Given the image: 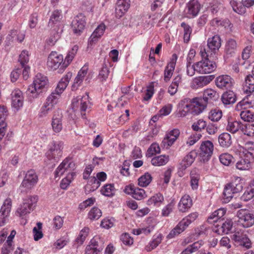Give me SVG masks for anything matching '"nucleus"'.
I'll return each mask as SVG.
<instances>
[{
    "instance_id": "obj_20",
    "label": "nucleus",
    "mask_w": 254,
    "mask_h": 254,
    "mask_svg": "<svg viewBox=\"0 0 254 254\" xmlns=\"http://www.w3.org/2000/svg\"><path fill=\"white\" fill-rule=\"evenodd\" d=\"M11 97L12 107L18 111L23 105V93L19 89H16L11 92Z\"/></svg>"
},
{
    "instance_id": "obj_34",
    "label": "nucleus",
    "mask_w": 254,
    "mask_h": 254,
    "mask_svg": "<svg viewBox=\"0 0 254 254\" xmlns=\"http://www.w3.org/2000/svg\"><path fill=\"white\" fill-rule=\"evenodd\" d=\"M163 235L161 233L155 234L153 235L152 240L145 247V249L147 252H151L155 249L162 242Z\"/></svg>"
},
{
    "instance_id": "obj_60",
    "label": "nucleus",
    "mask_w": 254,
    "mask_h": 254,
    "mask_svg": "<svg viewBox=\"0 0 254 254\" xmlns=\"http://www.w3.org/2000/svg\"><path fill=\"white\" fill-rule=\"evenodd\" d=\"M240 116L241 119L248 122L254 121V113L249 110L242 111L241 112Z\"/></svg>"
},
{
    "instance_id": "obj_44",
    "label": "nucleus",
    "mask_w": 254,
    "mask_h": 254,
    "mask_svg": "<svg viewBox=\"0 0 254 254\" xmlns=\"http://www.w3.org/2000/svg\"><path fill=\"white\" fill-rule=\"evenodd\" d=\"M200 175L196 170H192L190 173V185L193 190L198 189Z\"/></svg>"
},
{
    "instance_id": "obj_2",
    "label": "nucleus",
    "mask_w": 254,
    "mask_h": 254,
    "mask_svg": "<svg viewBox=\"0 0 254 254\" xmlns=\"http://www.w3.org/2000/svg\"><path fill=\"white\" fill-rule=\"evenodd\" d=\"M205 108L200 98L192 99L185 98L182 100L178 104L177 115L179 117H184L189 113L194 115L202 113Z\"/></svg>"
},
{
    "instance_id": "obj_11",
    "label": "nucleus",
    "mask_w": 254,
    "mask_h": 254,
    "mask_svg": "<svg viewBox=\"0 0 254 254\" xmlns=\"http://www.w3.org/2000/svg\"><path fill=\"white\" fill-rule=\"evenodd\" d=\"M38 180V176L34 170L27 171L19 186L21 192L27 193L30 191L36 186Z\"/></svg>"
},
{
    "instance_id": "obj_7",
    "label": "nucleus",
    "mask_w": 254,
    "mask_h": 254,
    "mask_svg": "<svg viewBox=\"0 0 254 254\" xmlns=\"http://www.w3.org/2000/svg\"><path fill=\"white\" fill-rule=\"evenodd\" d=\"M64 149V143L61 141H53L48 145V149L45 153L46 160L51 163L59 161L62 156Z\"/></svg>"
},
{
    "instance_id": "obj_23",
    "label": "nucleus",
    "mask_w": 254,
    "mask_h": 254,
    "mask_svg": "<svg viewBox=\"0 0 254 254\" xmlns=\"http://www.w3.org/2000/svg\"><path fill=\"white\" fill-rule=\"evenodd\" d=\"M212 75L200 76L195 77L191 82V87L193 89L202 88L208 84L213 79Z\"/></svg>"
},
{
    "instance_id": "obj_10",
    "label": "nucleus",
    "mask_w": 254,
    "mask_h": 254,
    "mask_svg": "<svg viewBox=\"0 0 254 254\" xmlns=\"http://www.w3.org/2000/svg\"><path fill=\"white\" fill-rule=\"evenodd\" d=\"M65 62L64 60L63 56L56 52L52 51L48 57L47 65L49 70L58 69L59 72H63L68 66H65Z\"/></svg>"
},
{
    "instance_id": "obj_24",
    "label": "nucleus",
    "mask_w": 254,
    "mask_h": 254,
    "mask_svg": "<svg viewBox=\"0 0 254 254\" xmlns=\"http://www.w3.org/2000/svg\"><path fill=\"white\" fill-rule=\"evenodd\" d=\"M238 46L236 41L232 38H229L226 40L224 53L225 56L227 58L232 57L235 56L238 50Z\"/></svg>"
},
{
    "instance_id": "obj_31",
    "label": "nucleus",
    "mask_w": 254,
    "mask_h": 254,
    "mask_svg": "<svg viewBox=\"0 0 254 254\" xmlns=\"http://www.w3.org/2000/svg\"><path fill=\"white\" fill-rule=\"evenodd\" d=\"M88 70V65H84L78 71L72 85V90H75L81 84Z\"/></svg>"
},
{
    "instance_id": "obj_32",
    "label": "nucleus",
    "mask_w": 254,
    "mask_h": 254,
    "mask_svg": "<svg viewBox=\"0 0 254 254\" xmlns=\"http://www.w3.org/2000/svg\"><path fill=\"white\" fill-rule=\"evenodd\" d=\"M165 0H152L150 5V9L152 12L156 11L154 14H152L153 19L154 20L161 17L162 14V12H157V11L160 9L162 11V9H161V8ZM150 17H151V15L150 16Z\"/></svg>"
},
{
    "instance_id": "obj_35",
    "label": "nucleus",
    "mask_w": 254,
    "mask_h": 254,
    "mask_svg": "<svg viewBox=\"0 0 254 254\" xmlns=\"http://www.w3.org/2000/svg\"><path fill=\"white\" fill-rule=\"evenodd\" d=\"M51 125L55 133L60 132L63 129L62 115L55 114L52 118Z\"/></svg>"
},
{
    "instance_id": "obj_57",
    "label": "nucleus",
    "mask_w": 254,
    "mask_h": 254,
    "mask_svg": "<svg viewBox=\"0 0 254 254\" xmlns=\"http://www.w3.org/2000/svg\"><path fill=\"white\" fill-rule=\"evenodd\" d=\"M222 116L221 110L218 109L211 110L208 115V118L213 122H217L220 120Z\"/></svg>"
},
{
    "instance_id": "obj_22",
    "label": "nucleus",
    "mask_w": 254,
    "mask_h": 254,
    "mask_svg": "<svg viewBox=\"0 0 254 254\" xmlns=\"http://www.w3.org/2000/svg\"><path fill=\"white\" fill-rule=\"evenodd\" d=\"M192 205V198L189 194H186L181 198L178 204V209L179 212L185 213L189 211Z\"/></svg>"
},
{
    "instance_id": "obj_29",
    "label": "nucleus",
    "mask_w": 254,
    "mask_h": 254,
    "mask_svg": "<svg viewBox=\"0 0 254 254\" xmlns=\"http://www.w3.org/2000/svg\"><path fill=\"white\" fill-rule=\"evenodd\" d=\"M233 222L231 220H227L222 225H217L213 229V231L218 235L228 234L232 228Z\"/></svg>"
},
{
    "instance_id": "obj_55",
    "label": "nucleus",
    "mask_w": 254,
    "mask_h": 254,
    "mask_svg": "<svg viewBox=\"0 0 254 254\" xmlns=\"http://www.w3.org/2000/svg\"><path fill=\"white\" fill-rule=\"evenodd\" d=\"M181 26L184 29V42L188 43L190 40V34L192 32V28L189 25L184 22L181 23Z\"/></svg>"
},
{
    "instance_id": "obj_27",
    "label": "nucleus",
    "mask_w": 254,
    "mask_h": 254,
    "mask_svg": "<svg viewBox=\"0 0 254 254\" xmlns=\"http://www.w3.org/2000/svg\"><path fill=\"white\" fill-rule=\"evenodd\" d=\"M130 7V0H118L116 8V16L120 18Z\"/></svg>"
},
{
    "instance_id": "obj_9",
    "label": "nucleus",
    "mask_w": 254,
    "mask_h": 254,
    "mask_svg": "<svg viewBox=\"0 0 254 254\" xmlns=\"http://www.w3.org/2000/svg\"><path fill=\"white\" fill-rule=\"evenodd\" d=\"M91 104L88 94L86 93L82 96H78L73 98L71 102V108L74 111L80 112L83 119H86V113L91 108Z\"/></svg>"
},
{
    "instance_id": "obj_48",
    "label": "nucleus",
    "mask_w": 254,
    "mask_h": 254,
    "mask_svg": "<svg viewBox=\"0 0 254 254\" xmlns=\"http://www.w3.org/2000/svg\"><path fill=\"white\" fill-rule=\"evenodd\" d=\"M152 177L148 172L140 176L138 179V185L141 187H147L151 182Z\"/></svg>"
},
{
    "instance_id": "obj_17",
    "label": "nucleus",
    "mask_w": 254,
    "mask_h": 254,
    "mask_svg": "<svg viewBox=\"0 0 254 254\" xmlns=\"http://www.w3.org/2000/svg\"><path fill=\"white\" fill-rule=\"evenodd\" d=\"M221 46V39L218 35H214L212 37L209 38L207 40L208 49L206 51H209V55L214 57Z\"/></svg>"
},
{
    "instance_id": "obj_61",
    "label": "nucleus",
    "mask_w": 254,
    "mask_h": 254,
    "mask_svg": "<svg viewBox=\"0 0 254 254\" xmlns=\"http://www.w3.org/2000/svg\"><path fill=\"white\" fill-rule=\"evenodd\" d=\"M206 127V122L202 119H199L193 123L191 126L192 129L196 131H201Z\"/></svg>"
},
{
    "instance_id": "obj_46",
    "label": "nucleus",
    "mask_w": 254,
    "mask_h": 254,
    "mask_svg": "<svg viewBox=\"0 0 254 254\" xmlns=\"http://www.w3.org/2000/svg\"><path fill=\"white\" fill-rule=\"evenodd\" d=\"M252 161L249 158L243 156L240 160H239L236 164L237 169L240 170H248L251 167V163Z\"/></svg>"
},
{
    "instance_id": "obj_42",
    "label": "nucleus",
    "mask_w": 254,
    "mask_h": 254,
    "mask_svg": "<svg viewBox=\"0 0 254 254\" xmlns=\"http://www.w3.org/2000/svg\"><path fill=\"white\" fill-rule=\"evenodd\" d=\"M243 153L244 156L249 158L252 162L254 161V142L247 143L244 148Z\"/></svg>"
},
{
    "instance_id": "obj_3",
    "label": "nucleus",
    "mask_w": 254,
    "mask_h": 254,
    "mask_svg": "<svg viewBox=\"0 0 254 254\" xmlns=\"http://www.w3.org/2000/svg\"><path fill=\"white\" fill-rule=\"evenodd\" d=\"M200 55L202 59L196 62V72L200 74H207L214 71L216 68V64L209 59L212 56L209 55V51H206L205 46L200 47Z\"/></svg>"
},
{
    "instance_id": "obj_36",
    "label": "nucleus",
    "mask_w": 254,
    "mask_h": 254,
    "mask_svg": "<svg viewBox=\"0 0 254 254\" xmlns=\"http://www.w3.org/2000/svg\"><path fill=\"white\" fill-rule=\"evenodd\" d=\"M233 239L236 242H239L241 245H243L248 249L251 247V241L250 239L246 237V235L240 233L239 232H236L233 235Z\"/></svg>"
},
{
    "instance_id": "obj_21",
    "label": "nucleus",
    "mask_w": 254,
    "mask_h": 254,
    "mask_svg": "<svg viewBox=\"0 0 254 254\" xmlns=\"http://www.w3.org/2000/svg\"><path fill=\"white\" fill-rule=\"evenodd\" d=\"M180 133V132L178 129H174L167 133L162 141V146L166 149L169 148L174 144Z\"/></svg>"
},
{
    "instance_id": "obj_15",
    "label": "nucleus",
    "mask_w": 254,
    "mask_h": 254,
    "mask_svg": "<svg viewBox=\"0 0 254 254\" xmlns=\"http://www.w3.org/2000/svg\"><path fill=\"white\" fill-rule=\"evenodd\" d=\"M214 146L209 140L203 141L200 146L199 155L201 160L205 162L208 161L212 155Z\"/></svg>"
},
{
    "instance_id": "obj_52",
    "label": "nucleus",
    "mask_w": 254,
    "mask_h": 254,
    "mask_svg": "<svg viewBox=\"0 0 254 254\" xmlns=\"http://www.w3.org/2000/svg\"><path fill=\"white\" fill-rule=\"evenodd\" d=\"M12 201L10 198L6 199L1 207L0 213L8 217L11 211Z\"/></svg>"
},
{
    "instance_id": "obj_53",
    "label": "nucleus",
    "mask_w": 254,
    "mask_h": 254,
    "mask_svg": "<svg viewBox=\"0 0 254 254\" xmlns=\"http://www.w3.org/2000/svg\"><path fill=\"white\" fill-rule=\"evenodd\" d=\"M78 50V46L75 45H74L72 49L68 51L64 59L65 62V66H68V65L72 62L75 56L76 55Z\"/></svg>"
},
{
    "instance_id": "obj_59",
    "label": "nucleus",
    "mask_w": 254,
    "mask_h": 254,
    "mask_svg": "<svg viewBox=\"0 0 254 254\" xmlns=\"http://www.w3.org/2000/svg\"><path fill=\"white\" fill-rule=\"evenodd\" d=\"M102 216L101 210L96 207L91 208L88 214L89 219L91 220H97Z\"/></svg>"
},
{
    "instance_id": "obj_8",
    "label": "nucleus",
    "mask_w": 254,
    "mask_h": 254,
    "mask_svg": "<svg viewBox=\"0 0 254 254\" xmlns=\"http://www.w3.org/2000/svg\"><path fill=\"white\" fill-rule=\"evenodd\" d=\"M198 213L196 212H192L184 217L176 226L173 229L167 236V238L172 239L179 235L198 217Z\"/></svg>"
},
{
    "instance_id": "obj_51",
    "label": "nucleus",
    "mask_w": 254,
    "mask_h": 254,
    "mask_svg": "<svg viewBox=\"0 0 254 254\" xmlns=\"http://www.w3.org/2000/svg\"><path fill=\"white\" fill-rule=\"evenodd\" d=\"M176 204L174 198L170 200V202L165 206L161 211V215L164 217H168L173 212Z\"/></svg>"
},
{
    "instance_id": "obj_4",
    "label": "nucleus",
    "mask_w": 254,
    "mask_h": 254,
    "mask_svg": "<svg viewBox=\"0 0 254 254\" xmlns=\"http://www.w3.org/2000/svg\"><path fill=\"white\" fill-rule=\"evenodd\" d=\"M37 195L30 196L23 200L15 211V215L21 219V223L25 225L27 223L28 214L33 210L37 202Z\"/></svg>"
},
{
    "instance_id": "obj_25",
    "label": "nucleus",
    "mask_w": 254,
    "mask_h": 254,
    "mask_svg": "<svg viewBox=\"0 0 254 254\" xmlns=\"http://www.w3.org/2000/svg\"><path fill=\"white\" fill-rule=\"evenodd\" d=\"M232 78L228 75L218 76L215 80V84L220 89L230 88L232 86Z\"/></svg>"
},
{
    "instance_id": "obj_58",
    "label": "nucleus",
    "mask_w": 254,
    "mask_h": 254,
    "mask_svg": "<svg viewBox=\"0 0 254 254\" xmlns=\"http://www.w3.org/2000/svg\"><path fill=\"white\" fill-rule=\"evenodd\" d=\"M242 131L245 135L250 137L254 136V124H243Z\"/></svg>"
},
{
    "instance_id": "obj_63",
    "label": "nucleus",
    "mask_w": 254,
    "mask_h": 254,
    "mask_svg": "<svg viewBox=\"0 0 254 254\" xmlns=\"http://www.w3.org/2000/svg\"><path fill=\"white\" fill-rule=\"evenodd\" d=\"M59 38V35L56 31L51 33L50 36L46 40V44L48 46H54Z\"/></svg>"
},
{
    "instance_id": "obj_19",
    "label": "nucleus",
    "mask_w": 254,
    "mask_h": 254,
    "mask_svg": "<svg viewBox=\"0 0 254 254\" xmlns=\"http://www.w3.org/2000/svg\"><path fill=\"white\" fill-rule=\"evenodd\" d=\"M177 59V55L176 54H173L169 62L165 66L164 70V80L165 82H168L170 80L175 70Z\"/></svg>"
},
{
    "instance_id": "obj_43",
    "label": "nucleus",
    "mask_w": 254,
    "mask_h": 254,
    "mask_svg": "<svg viewBox=\"0 0 254 254\" xmlns=\"http://www.w3.org/2000/svg\"><path fill=\"white\" fill-rule=\"evenodd\" d=\"M218 141L220 146L223 147H228L232 143L231 135L227 132L221 133L219 136Z\"/></svg>"
},
{
    "instance_id": "obj_1",
    "label": "nucleus",
    "mask_w": 254,
    "mask_h": 254,
    "mask_svg": "<svg viewBox=\"0 0 254 254\" xmlns=\"http://www.w3.org/2000/svg\"><path fill=\"white\" fill-rule=\"evenodd\" d=\"M72 77V73L68 72L59 82L56 88L46 98L45 102L41 108L39 112L40 118L46 117L54 109L58 103L62 93L67 87Z\"/></svg>"
},
{
    "instance_id": "obj_26",
    "label": "nucleus",
    "mask_w": 254,
    "mask_h": 254,
    "mask_svg": "<svg viewBox=\"0 0 254 254\" xmlns=\"http://www.w3.org/2000/svg\"><path fill=\"white\" fill-rule=\"evenodd\" d=\"M254 106V94H250L246 96L236 106V110H247Z\"/></svg>"
},
{
    "instance_id": "obj_62",
    "label": "nucleus",
    "mask_w": 254,
    "mask_h": 254,
    "mask_svg": "<svg viewBox=\"0 0 254 254\" xmlns=\"http://www.w3.org/2000/svg\"><path fill=\"white\" fill-rule=\"evenodd\" d=\"M219 160L222 164L229 166L233 162V157L228 153H223L219 156Z\"/></svg>"
},
{
    "instance_id": "obj_5",
    "label": "nucleus",
    "mask_w": 254,
    "mask_h": 254,
    "mask_svg": "<svg viewBox=\"0 0 254 254\" xmlns=\"http://www.w3.org/2000/svg\"><path fill=\"white\" fill-rule=\"evenodd\" d=\"M243 188V179L237 176L232 178L231 181L225 185L223 193L225 202H228L235 193L241 191Z\"/></svg>"
},
{
    "instance_id": "obj_40",
    "label": "nucleus",
    "mask_w": 254,
    "mask_h": 254,
    "mask_svg": "<svg viewBox=\"0 0 254 254\" xmlns=\"http://www.w3.org/2000/svg\"><path fill=\"white\" fill-rule=\"evenodd\" d=\"M196 157V153L195 151H191L182 160L181 165L182 169H186L190 166L193 162L195 157Z\"/></svg>"
},
{
    "instance_id": "obj_45",
    "label": "nucleus",
    "mask_w": 254,
    "mask_h": 254,
    "mask_svg": "<svg viewBox=\"0 0 254 254\" xmlns=\"http://www.w3.org/2000/svg\"><path fill=\"white\" fill-rule=\"evenodd\" d=\"M254 196V180L250 184V187L247 188L244 194L241 197L242 200L248 201Z\"/></svg>"
},
{
    "instance_id": "obj_49",
    "label": "nucleus",
    "mask_w": 254,
    "mask_h": 254,
    "mask_svg": "<svg viewBox=\"0 0 254 254\" xmlns=\"http://www.w3.org/2000/svg\"><path fill=\"white\" fill-rule=\"evenodd\" d=\"M115 190L114 184H106L101 188V193L105 196L111 197L115 194Z\"/></svg>"
},
{
    "instance_id": "obj_50",
    "label": "nucleus",
    "mask_w": 254,
    "mask_h": 254,
    "mask_svg": "<svg viewBox=\"0 0 254 254\" xmlns=\"http://www.w3.org/2000/svg\"><path fill=\"white\" fill-rule=\"evenodd\" d=\"M230 3L233 10L236 13L239 14H243L246 12V8L243 3L234 0H231Z\"/></svg>"
},
{
    "instance_id": "obj_47",
    "label": "nucleus",
    "mask_w": 254,
    "mask_h": 254,
    "mask_svg": "<svg viewBox=\"0 0 254 254\" xmlns=\"http://www.w3.org/2000/svg\"><path fill=\"white\" fill-rule=\"evenodd\" d=\"M243 124L238 121H229L226 127V130L232 133H235L240 129L242 131Z\"/></svg>"
},
{
    "instance_id": "obj_13",
    "label": "nucleus",
    "mask_w": 254,
    "mask_h": 254,
    "mask_svg": "<svg viewBox=\"0 0 254 254\" xmlns=\"http://www.w3.org/2000/svg\"><path fill=\"white\" fill-rule=\"evenodd\" d=\"M86 25V17L82 13H79L74 17L71 24L73 33L79 36L83 32Z\"/></svg>"
},
{
    "instance_id": "obj_37",
    "label": "nucleus",
    "mask_w": 254,
    "mask_h": 254,
    "mask_svg": "<svg viewBox=\"0 0 254 254\" xmlns=\"http://www.w3.org/2000/svg\"><path fill=\"white\" fill-rule=\"evenodd\" d=\"M164 200V196L160 192L155 194L147 201L148 206L159 207L162 204Z\"/></svg>"
},
{
    "instance_id": "obj_16",
    "label": "nucleus",
    "mask_w": 254,
    "mask_h": 254,
    "mask_svg": "<svg viewBox=\"0 0 254 254\" xmlns=\"http://www.w3.org/2000/svg\"><path fill=\"white\" fill-rule=\"evenodd\" d=\"M239 222L245 228L251 227L254 224V215L247 210L241 209L237 214Z\"/></svg>"
},
{
    "instance_id": "obj_54",
    "label": "nucleus",
    "mask_w": 254,
    "mask_h": 254,
    "mask_svg": "<svg viewBox=\"0 0 254 254\" xmlns=\"http://www.w3.org/2000/svg\"><path fill=\"white\" fill-rule=\"evenodd\" d=\"M100 186V183H99L96 177H91L88 179L86 188L89 190V191H93L97 190Z\"/></svg>"
},
{
    "instance_id": "obj_18",
    "label": "nucleus",
    "mask_w": 254,
    "mask_h": 254,
    "mask_svg": "<svg viewBox=\"0 0 254 254\" xmlns=\"http://www.w3.org/2000/svg\"><path fill=\"white\" fill-rule=\"evenodd\" d=\"M125 192L132 196L135 199L140 200L145 198L147 195L145 190L133 185L127 186L125 188Z\"/></svg>"
},
{
    "instance_id": "obj_30",
    "label": "nucleus",
    "mask_w": 254,
    "mask_h": 254,
    "mask_svg": "<svg viewBox=\"0 0 254 254\" xmlns=\"http://www.w3.org/2000/svg\"><path fill=\"white\" fill-rule=\"evenodd\" d=\"M219 94L214 89L208 88L203 93L202 103L206 105V103L216 101L219 98Z\"/></svg>"
},
{
    "instance_id": "obj_14",
    "label": "nucleus",
    "mask_w": 254,
    "mask_h": 254,
    "mask_svg": "<svg viewBox=\"0 0 254 254\" xmlns=\"http://www.w3.org/2000/svg\"><path fill=\"white\" fill-rule=\"evenodd\" d=\"M104 246L102 241L99 236L94 237L85 249V254H99Z\"/></svg>"
},
{
    "instance_id": "obj_56",
    "label": "nucleus",
    "mask_w": 254,
    "mask_h": 254,
    "mask_svg": "<svg viewBox=\"0 0 254 254\" xmlns=\"http://www.w3.org/2000/svg\"><path fill=\"white\" fill-rule=\"evenodd\" d=\"M89 228L87 227H84L79 232L76 238V242L80 245L82 244L89 234Z\"/></svg>"
},
{
    "instance_id": "obj_12",
    "label": "nucleus",
    "mask_w": 254,
    "mask_h": 254,
    "mask_svg": "<svg viewBox=\"0 0 254 254\" xmlns=\"http://www.w3.org/2000/svg\"><path fill=\"white\" fill-rule=\"evenodd\" d=\"M202 7L198 0H190L186 4L184 15L188 18H192L198 15Z\"/></svg>"
},
{
    "instance_id": "obj_38",
    "label": "nucleus",
    "mask_w": 254,
    "mask_h": 254,
    "mask_svg": "<svg viewBox=\"0 0 254 254\" xmlns=\"http://www.w3.org/2000/svg\"><path fill=\"white\" fill-rule=\"evenodd\" d=\"M221 101L225 105L233 104L236 101V96L234 92L229 90L222 94Z\"/></svg>"
},
{
    "instance_id": "obj_41",
    "label": "nucleus",
    "mask_w": 254,
    "mask_h": 254,
    "mask_svg": "<svg viewBox=\"0 0 254 254\" xmlns=\"http://www.w3.org/2000/svg\"><path fill=\"white\" fill-rule=\"evenodd\" d=\"M169 161L168 155H161L152 158L151 163L154 166H161L166 165Z\"/></svg>"
},
{
    "instance_id": "obj_6",
    "label": "nucleus",
    "mask_w": 254,
    "mask_h": 254,
    "mask_svg": "<svg viewBox=\"0 0 254 254\" xmlns=\"http://www.w3.org/2000/svg\"><path fill=\"white\" fill-rule=\"evenodd\" d=\"M48 85L47 77L40 73H37L34 78L33 83L28 89L29 93L31 94L33 98H37L38 95L46 89Z\"/></svg>"
},
{
    "instance_id": "obj_39",
    "label": "nucleus",
    "mask_w": 254,
    "mask_h": 254,
    "mask_svg": "<svg viewBox=\"0 0 254 254\" xmlns=\"http://www.w3.org/2000/svg\"><path fill=\"white\" fill-rule=\"evenodd\" d=\"M226 212V209L223 208H219L215 210L208 217V222L209 223H213L217 222L224 216Z\"/></svg>"
},
{
    "instance_id": "obj_28",
    "label": "nucleus",
    "mask_w": 254,
    "mask_h": 254,
    "mask_svg": "<svg viewBox=\"0 0 254 254\" xmlns=\"http://www.w3.org/2000/svg\"><path fill=\"white\" fill-rule=\"evenodd\" d=\"M72 165L73 163L70 158L66 157L65 158L55 170L54 172L55 178L56 179L63 175Z\"/></svg>"
},
{
    "instance_id": "obj_64",
    "label": "nucleus",
    "mask_w": 254,
    "mask_h": 254,
    "mask_svg": "<svg viewBox=\"0 0 254 254\" xmlns=\"http://www.w3.org/2000/svg\"><path fill=\"white\" fill-rule=\"evenodd\" d=\"M246 84L248 87L246 89L247 92H254V76L248 75L245 79Z\"/></svg>"
},
{
    "instance_id": "obj_33",
    "label": "nucleus",
    "mask_w": 254,
    "mask_h": 254,
    "mask_svg": "<svg viewBox=\"0 0 254 254\" xmlns=\"http://www.w3.org/2000/svg\"><path fill=\"white\" fill-rule=\"evenodd\" d=\"M63 18L62 11L59 10H55L53 12L50 17L48 26L50 27H54L55 26H59L61 25V20Z\"/></svg>"
}]
</instances>
